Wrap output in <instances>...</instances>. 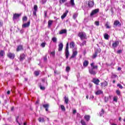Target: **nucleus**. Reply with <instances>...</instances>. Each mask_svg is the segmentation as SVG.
Masks as SVG:
<instances>
[{
    "label": "nucleus",
    "instance_id": "f257e3e1",
    "mask_svg": "<svg viewBox=\"0 0 125 125\" xmlns=\"http://www.w3.org/2000/svg\"><path fill=\"white\" fill-rule=\"evenodd\" d=\"M78 37H80L82 41H83V40L87 39L86 34L83 32H79L78 34Z\"/></svg>",
    "mask_w": 125,
    "mask_h": 125
},
{
    "label": "nucleus",
    "instance_id": "f03ea898",
    "mask_svg": "<svg viewBox=\"0 0 125 125\" xmlns=\"http://www.w3.org/2000/svg\"><path fill=\"white\" fill-rule=\"evenodd\" d=\"M78 55V50H77V48H74L73 49V53L72 56L70 57V59H72V58H75Z\"/></svg>",
    "mask_w": 125,
    "mask_h": 125
},
{
    "label": "nucleus",
    "instance_id": "7ed1b4c3",
    "mask_svg": "<svg viewBox=\"0 0 125 125\" xmlns=\"http://www.w3.org/2000/svg\"><path fill=\"white\" fill-rule=\"evenodd\" d=\"M94 6V1L89 0L88 1V7L89 8H92Z\"/></svg>",
    "mask_w": 125,
    "mask_h": 125
},
{
    "label": "nucleus",
    "instance_id": "20e7f679",
    "mask_svg": "<svg viewBox=\"0 0 125 125\" xmlns=\"http://www.w3.org/2000/svg\"><path fill=\"white\" fill-rule=\"evenodd\" d=\"M7 57H8V58H10V59H12V60H13V59L15 58V54L14 53L9 52L7 54Z\"/></svg>",
    "mask_w": 125,
    "mask_h": 125
},
{
    "label": "nucleus",
    "instance_id": "39448f33",
    "mask_svg": "<svg viewBox=\"0 0 125 125\" xmlns=\"http://www.w3.org/2000/svg\"><path fill=\"white\" fill-rule=\"evenodd\" d=\"M94 69H95V68L93 67V68H91L89 69V73L91 75H93V76H95V75H96V71Z\"/></svg>",
    "mask_w": 125,
    "mask_h": 125
},
{
    "label": "nucleus",
    "instance_id": "423d86ee",
    "mask_svg": "<svg viewBox=\"0 0 125 125\" xmlns=\"http://www.w3.org/2000/svg\"><path fill=\"white\" fill-rule=\"evenodd\" d=\"M114 27L115 28V27H121L122 26V23L120 22L119 21H115L113 23Z\"/></svg>",
    "mask_w": 125,
    "mask_h": 125
},
{
    "label": "nucleus",
    "instance_id": "0eeeda50",
    "mask_svg": "<svg viewBox=\"0 0 125 125\" xmlns=\"http://www.w3.org/2000/svg\"><path fill=\"white\" fill-rule=\"evenodd\" d=\"M99 12V9H95L94 10H93L90 13V16H93V15H95V14H97Z\"/></svg>",
    "mask_w": 125,
    "mask_h": 125
},
{
    "label": "nucleus",
    "instance_id": "6e6552de",
    "mask_svg": "<svg viewBox=\"0 0 125 125\" xmlns=\"http://www.w3.org/2000/svg\"><path fill=\"white\" fill-rule=\"evenodd\" d=\"M20 16H21V14H17V13L14 14L13 17V21H15V20H17V19H18V18H19Z\"/></svg>",
    "mask_w": 125,
    "mask_h": 125
},
{
    "label": "nucleus",
    "instance_id": "1a4fd4ad",
    "mask_svg": "<svg viewBox=\"0 0 125 125\" xmlns=\"http://www.w3.org/2000/svg\"><path fill=\"white\" fill-rule=\"evenodd\" d=\"M119 44H120V42H119L118 41H116L112 43V47L113 48H117L118 46H119Z\"/></svg>",
    "mask_w": 125,
    "mask_h": 125
},
{
    "label": "nucleus",
    "instance_id": "9d476101",
    "mask_svg": "<svg viewBox=\"0 0 125 125\" xmlns=\"http://www.w3.org/2000/svg\"><path fill=\"white\" fill-rule=\"evenodd\" d=\"M22 50H24V48L23 47V45H19L17 46L16 51L17 52H19V51H21Z\"/></svg>",
    "mask_w": 125,
    "mask_h": 125
},
{
    "label": "nucleus",
    "instance_id": "9b49d317",
    "mask_svg": "<svg viewBox=\"0 0 125 125\" xmlns=\"http://www.w3.org/2000/svg\"><path fill=\"white\" fill-rule=\"evenodd\" d=\"M92 83H95V84H96V85H98L99 84V83H100V80L97 78H93L92 80Z\"/></svg>",
    "mask_w": 125,
    "mask_h": 125
},
{
    "label": "nucleus",
    "instance_id": "f8f14e48",
    "mask_svg": "<svg viewBox=\"0 0 125 125\" xmlns=\"http://www.w3.org/2000/svg\"><path fill=\"white\" fill-rule=\"evenodd\" d=\"M37 11H38V5H35L34 6V11L33 15H34V16H37Z\"/></svg>",
    "mask_w": 125,
    "mask_h": 125
},
{
    "label": "nucleus",
    "instance_id": "ddd939ff",
    "mask_svg": "<svg viewBox=\"0 0 125 125\" xmlns=\"http://www.w3.org/2000/svg\"><path fill=\"white\" fill-rule=\"evenodd\" d=\"M30 21L27 22V23H24L22 25V28H29L30 27Z\"/></svg>",
    "mask_w": 125,
    "mask_h": 125
},
{
    "label": "nucleus",
    "instance_id": "4468645a",
    "mask_svg": "<svg viewBox=\"0 0 125 125\" xmlns=\"http://www.w3.org/2000/svg\"><path fill=\"white\" fill-rule=\"evenodd\" d=\"M108 85V82L106 81H104L101 83V87H105V86H107Z\"/></svg>",
    "mask_w": 125,
    "mask_h": 125
},
{
    "label": "nucleus",
    "instance_id": "2eb2a0df",
    "mask_svg": "<svg viewBox=\"0 0 125 125\" xmlns=\"http://www.w3.org/2000/svg\"><path fill=\"white\" fill-rule=\"evenodd\" d=\"M59 34L60 35H63V34H67V30L65 29H62V30L59 31Z\"/></svg>",
    "mask_w": 125,
    "mask_h": 125
},
{
    "label": "nucleus",
    "instance_id": "dca6fc26",
    "mask_svg": "<svg viewBox=\"0 0 125 125\" xmlns=\"http://www.w3.org/2000/svg\"><path fill=\"white\" fill-rule=\"evenodd\" d=\"M25 60V54H21L20 56V61H23Z\"/></svg>",
    "mask_w": 125,
    "mask_h": 125
},
{
    "label": "nucleus",
    "instance_id": "f3484780",
    "mask_svg": "<svg viewBox=\"0 0 125 125\" xmlns=\"http://www.w3.org/2000/svg\"><path fill=\"white\" fill-rule=\"evenodd\" d=\"M63 49V43H60L59 44V51H62V50Z\"/></svg>",
    "mask_w": 125,
    "mask_h": 125
},
{
    "label": "nucleus",
    "instance_id": "a211bd4d",
    "mask_svg": "<svg viewBox=\"0 0 125 125\" xmlns=\"http://www.w3.org/2000/svg\"><path fill=\"white\" fill-rule=\"evenodd\" d=\"M88 64H89L88 61L85 60L83 63V67H87V66H88Z\"/></svg>",
    "mask_w": 125,
    "mask_h": 125
},
{
    "label": "nucleus",
    "instance_id": "6ab92c4d",
    "mask_svg": "<svg viewBox=\"0 0 125 125\" xmlns=\"http://www.w3.org/2000/svg\"><path fill=\"white\" fill-rule=\"evenodd\" d=\"M43 108L45 109V111L47 112L48 111V108L49 107V104H45L43 105Z\"/></svg>",
    "mask_w": 125,
    "mask_h": 125
},
{
    "label": "nucleus",
    "instance_id": "aec40b11",
    "mask_svg": "<svg viewBox=\"0 0 125 125\" xmlns=\"http://www.w3.org/2000/svg\"><path fill=\"white\" fill-rule=\"evenodd\" d=\"M95 94L96 95H100V94H103V91L101 90H99L96 92Z\"/></svg>",
    "mask_w": 125,
    "mask_h": 125
},
{
    "label": "nucleus",
    "instance_id": "412c9836",
    "mask_svg": "<svg viewBox=\"0 0 125 125\" xmlns=\"http://www.w3.org/2000/svg\"><path fill=\"white\" fill-rule=\"evenodd\" d=\"M53 23V21L49 20L48 21V28H50L51 27V25H52Z\"/></svg>",
    "mask_w": 125,
    "mask_h": 125
},
{
    "label": "nucleus",
    "instance_id": "4be33fe9",
    "mask_svg": "<svg viewBox=\"0 0 125 125\" xmlns=\"http://www.w3.org/2000/svg\"><path fill=\"white\" fill-rule=\"evenodd\" d=\"M84 119L86 121V122H88V121H89V120H90V116L85 115L84 116Z\"/></svg>",
    "mask_w": 125,
    "mask_h": 125
},
{
    "label": "nucleus",
    "instance_id": "5701e85b",
    "mask_svg": "<svg viewBox=\"0 0 125 125\" xmlns=\"http://www.w3.org/2000/svg\"><path fill=\"white\" fill-rule=\"evenodd\" d=\"M70 48H75V42H71L70 43Z\"/></svg>",
    "mask_w": 125,
    "mask_h": 125
},
{
    "label": "nucleus",
    "instance_id": "b1692460",
    "mask_svg": "<svg viewBox=\"0 0 125 125\" xmlns=\"http://www.w3.org/2000/svg\"><path fill=\"white\" fill-rule=\"evenodd\" d=\"M5 54V53L4 52V51L0 50V58L3 57L4 56Z\"/></svg>",
    "mask_w": 125,
    "mask_h": 125
},
{
    "label": "nucleus",
    "instance_id": "393cba45",
    "mask_svg": "<svg viewBox=\"0 0 125 125\" xmlns=\"http://www.w3.org/2000/svg\"><path fill=\"white\" fill-rule=\"evenodd\" d=\"M68 11H66L64 12V13L61 16L62 19H64L66 16H67V14H68Z\"/></svg>",
    "mask_w": 125,
    "mask_h": 125
},
{
    "label": "nucleus",
    "instance_id": "a878e982",
    "mask_svg": "<svg viewBox=\"0 0 125 125\" xmlns=\"http://www.w3.org/2000/svg\"><path fill=\"white\" fill-rule=\"evenodd\" d=\"M40 73H41V70H36L34 71V74L36 77H38L40 75Z\"/></svg>",
    "mask_w": 125,
    "mask_h": 125
},
{
    "label": "nucleus",
    "instance_id": "bb28decb",
    "mask_svg": "<svg viewBox=\"0 0 125 125\" xmlns=\"http://www.w3.org/2000/svg\"><path fill=\"white\" fill-rule=\"evenodd\" d=\"M80 46H83V45H86V41H83L82 43H80Z\"/></svg>",
    "mask_w": 125,
    "mask_h": 125
},
{
    "label": "nucleus",
    "instance_id": "cd10ccee",
    "mask_svg": "<svg viewBox=\"0 0 125 125\" xmlns=\"http://www.w3.org/2000/svg\"><path fill=\"white\" fill-rule=\"evenodd\" d=\"M65 57L66 59H68L69 58V56L70 55V53L69 52V51H65Z\"/></svg>",
    "mask_w": 125,
    "mask_h": 125
},
{
    "label": "nucleus",
    "instance_id": "c85d7f7f",
    "mask_svg": "<svg viewBox=\"0 0 125 125\" xmlns=\"http://www.w3.org/2000/svg\"><path fill=\"white\" fill-rule=\"evenodd\" d=\"M38 121L39 123H44L45 121H44V119L43 117H40L38 119Z\"/></svg>",
    "mask_w": 125,
    "mask_h": 125
},
{
    "label": "nucleus",
    "instance_id": "c756f323",
    "mask_svg": "<svg viewBox=\"0 0 125 125\" xmlns=\"http://www.w3.org/2000/svg\"><path fill=\"white\" fill-rule=\"evenodd\" d=\"M104 37L105 40H109V35L107 33L104 34Z\"/></svg>",
    "mask_w": 125,
    "mask_h": 125
},
{
    "label": "nucleus",
    "instance_id": "7c9ffc66",
    "mask_svg": "<svg viewBox=\"0 0 125 125\" xmlns=\"http://www.w3.org/2000/svg\"><path fill=\"white\" fill-rule=\"evenodd\" d=\"M64 102L66 104L69 103V99L68 98V97H66V96L64 97Z\"/></svg>",
    "mask_w": 125,
    "mask_h": 125
},
{
    "label": "nucleus",
    "instance_id": "2f4dec72",
    "mask_svg": "<svg viewBox=\"0 0 125 125\" xmlns=\"http://www.w3.org/2000/svg\"><path fill=\"white\" fill-rule=\"evenodd\" d=\"M91 68H95V69H96V70H97L98 68V66L97 65H94V63L92 62V63H91Z\"/></svg>",
    "mask_w": 125,
    "mask_h": 125
},
{
    "label": "nucleus",
    "instance_id": "473e14b6",
    "mask_svg": "<svg viewBox=\"0 0 125 125\" xmlns=\"http://www.w3.org/2000/svg\"><path fill=\"white\" fill-rule=\"evenodd\" d=\"M70 4L72 6H75V2H74V0H70Z\"/></svg>",
    "mask_w": 125,
    "mask_h": 125
},
{
    "label": "nucleus",
    "instance_id": "72a5a7b5",
    "mask_svg": "<svg viewBox=\"0 0 125 125\" xmlns=\"http://www.w3.org/2000/svg\"><path fill=\"white\" fill-rule=\"evenodd\" d=\"M52 41L53 42H57V38H56V37H53L52 38Z\"/></svg>",
    "mask_w": 125,
    "mask_h": 125
},
{
    "label": "nucleus",
    "instance_id": "f704fd0d",
    "mask_svg": "<svg viewBox=\"0 0 125 125\" xmlns=\"http://www.w3.org/2000/svg\"><path fill=\"white\" fill-rule=\"evenodd\" d=\"M77 17H78V13H74L73 14V19L76 20Z\"/></svg>",
    "mask_w": 125,
    "mask_h": 125
},
{
    "label": "nucleus",
    "instance_id": "c9c22d12",
    "mask_svg": "<svg viewBox=\"0 0 125 125\" xmlns=\"http://www.w3.org/2000/svg\"><path fill=\"white\" fill-rule=\"evenodd\" d=\"M104 109H102L101 112L100 113V116L101 117H102V116L104 115Z\"/></svg>",
    "mask_w": 125,
    "mask_h": 125
},
{
    "label": "nucleus",
    "instance_id": "e433bc0d",
    "mask_svg": "<svg viewBox=\"0 0 125 125\" xmlns=\"http://www.w3.org/2000/svg\"><path fill=\"white\" fill-rule=\"evenodd\" d=\"M28 20V18L26 16H24L22 18V21L23 22H26Z\"/></svg>",
    "mask_w": 125,
    "mask_h": 125
},
{
    "label": "nucleus",
    "instance_id": "4c0bfd02",
    "mask_svg": "<svg viewBox=\"0 0 125 125\" xmlns=\"http://www.w3.org/2000/svg\"><path fill=\"white\" fill-rule=\"evenodd\" d=\"M81 124L82 125H86V123H85V121H84V120H81Z\"/></svg>",
    "mask_w": 125,
    "mask_h": 125
},
{
    "label": "nucleus",
    "instance_id": "58836bf2",
    "mask_svg": "<svg viewBox=\"0 0 125 125\" xmlns=\"http://www.w3.org/2000/svg\"><path fill=\"white\" fill-rule=\"evenodd\" d=\"M69 51V43H67L65 51Z\"/></svg>",
    "mask_w": 125,
    "mask_h": 125
},
{
    "label": "nucleus",
    "instance_id": "ea45409f",
    "mask_svg": "<svg viewBox=\"0 0 125 125\" xmlns=\"http://www.w3.org/2000/svg\"><path fill=\"white\" fill-rule=\"evenodd\" d=\"M66 71L67 72V73H69V72H70V70H71V68H70L69 66H67L66 67Z\"/></svg>",
    "mask_w": 125,
    "mask_h": 125
},
{
    "label": "nucleus",
    "instance_id": "a19ab883",
    "mask_svg": "<svg viewBox=\"0 0 125 125\" xmlns=\"http://www.w3.org/2000/svg\"><path fill=\"white\" fill-rule=\"evenodd\" d=\"M19 119V116H17L16 117V122L19 124L20 125V123H19V121H18Z\"/></svg>",
    "mask_w": 125,
    "mask_h": 125
},
{
    "label": "nucleus",
    "instance_id": "79ce46f5",
    "mask_svg": "<svg viewBox=\"0 0 125 125\" xmlns=\"http://www.w3.org/2000/svg\"><path fill=\"white\" fill-rule=\"evenodd\" d=\"M96 57H97V52H95V53L93 55L92 58L94 59V58H96Z\"/></svg>",
    "mask_w": 125,
    "mask_h": 125
},
{
    "label": "nucleus",
    "instance_id": "37998d69",
    "mask_svg": "<svg viewBox=\"0 0 125 125\" xmlns=\"http://www.w3.org/2000/svg\"><path fill=\"white\" fill-rule=\"evenodd\" d=\"M105 26L106 27V29H110V28H111V26H110L109 25V24H108V23H106L105 24Z\"/></svg>",
    "mask_w": 125,
    "mask_h": 125
},
{
    "label": "nucleus",
    "instance_id": "c03bdc74",
    "mask_svg": "<svg viewBox=\"0 0 125 125\" xmlns=\"http://www.w3.org/2000/svg\"><path fill=\"white\" fill-rule=\"evenodd\" d=\"M61 108L62 111H65V110H66L65 109V106H64V105H61Z\"/></svg>",
    "mask_w": 125,
    "mask_h": 125
},
{
    "label": "nucleus",
    "instance_id": "a18cd8bd",
    "mask_svg": "<svg viewBox=\"0 0 125 125\" xmlns=\"http://www.w3.org/2000/svg\"><path fill=\"white\" fill-rule=\"evenodd\" d=\"M117 86H118V87H119V88H121V89H123V86H122V84H117Z\"/></svg>",
    "mask_w": 125,
    "mask_h": 125
},
{
    "label": "nucleus",
    "instance_id": "49530a36",
    "mask_svg": "<svg viewBox=\"0 0 125 125\" xmlns=\"http://www.w3.org/2000/svg\"><path fill=\"white\" fill-rule=\"evenodd\" d=\"M40 89H41V90H44V89H45V87L42 86V85H40Z\"/></svg>",
    "mask_w": 125,
    "mask_h": 125
},
{
    "label": "nucleus",
    "instance_id": "de8ad7c7",
    "mask_svg": "<svg viewBox=\"0 0 125 125\" xmlns=\"http://www.w3.org/2000/svg\"><path fill=\"white\" fill-rule=\"evenodd\" d=\"M95 25H96V26H99L100 23H99V21H97L95 22Z\"/></svg>",
    "mask_w": 125,
    "mask_h": 125
},
{
    "label": "nucleus",
    "instance_id": "09e8293b",
    "mask_svg": "<svg viewBox=\"0 0 125 125\" xmlns=\"http://www.w3.org/2000/svg\"><path fill=\"white\" fill-rule=\"evenodd\" d=\"M65 1H67V0H60V3H64Z\"/></svg>",
    "mask_w": 125,
    "mask_h": 125
},
{
    "label": "nucleus",
    "instance_id": "8fccbe9b",
    "mask_svg": "<svg viewBox=\"0 0 125 125\" xmlns=\"http://www.w3.org/2000/svg\"><path fill=\"white\" fill-rule=\"evenodd\" d=\"M108 100H109V98H108V97H105L104 102H108Z\"/></svg>",
    "mask_w": 125,
    "mask_h": 125
},
{
    "label": "nucleus",
    "instance_id": "3c124183",
    "mask_svg": "<svg viewBox=\"0 0 125 125\" xmlns=\"http://www.w3.org/2000/svg\"><path fill=\"white\" fill-rule=\"evenodd\" d=\"M122 52H123V51L122 50H118L117 51V53H118V54H121V53H122Z\"/></svg>",
    "mask_w": 125,
    "mask_h": 125
},
{
    "label": "nucleus",
    "instance_id": "603ef678",
    "mask_svg": "<svg viewBox=\"0 0 125 125\" xmlns=\"http://www.w3.org/2000/svg\"><path fill=\"white\" fill-rule=\"evenodd\" d=\"M116 93L117 95H120L121 94V91H120L119 90H116Z\"/></svg>",
    "mask_w": 125,
    "mask_h": 125
},
{
    "label": "nucleus",
    "instance_id": "864d4df0",
    "mask_svg": "<svg viewBox=\"0 0 125 125\" xmlns=\"http://www.w3.org/2000/svg\"><path fill=\"white\" fill-rule=\"evenodd\" d=\"M41 46H42V47H44L45 46V43H42L41 44Z\"/></svg>",
    "mask_w": 125,
    "mask_h": 125
},
{
    "label": "nucleus",
    "instance_id": "5fc2aeb1",
    "mask_svg": "<svg viewBox=\"0 0 125 125\" xmlns=\"http://www.w3.org/2000/svg\"><path fill=\"white\" fill-rule=\"evenodd\" d=\"M42 4H44V3H45L46 2V0H42Z\"/></svg>",
    "mask_w": 125,
    "mask_h": 125
},
{
    "label": "nucleus",
    "instance_id": "6e6d98bb",
    "mask_svg": "<svg viewBox=\"0 0 125 125\" xmlns=\"http://www.w3.org/2000/svg\"><path fill=\"white\" fill-rule=\"evenodd\" d=\"M51 55H52L53 56H54V55H55V52L53 51L51 52Z\"/></svg>",
    "mask_w": 125,
    "mask_h": 125
},
{
    "label": "nucleus",
    "instance_id": "4d7b16f0",
    "mask_svg": "<svg viewBox=\"0 0 125 125\" xmlns=\"http://www.w3.org/2000/svg\"><path fill=\"white\" fill-rule=\"evenodd\" d=\"M117 77H118V76H117V75L113 74V75H112V78H117Z\"/></svg>",
    "mask_w": 125,
    "mask_h": 125
},
{
    "label": "nucleus",
    "instance_id": "13d9d810",
    "mask_svg": "<svg viewBox=\"0 0 125 125\" xmlns=\"http://www.w3.org/2000/svg\"><path fill=\"white\" fill-rule=\"evenodd\" d=\"M3 24V23L2 22V21H0V27H1V26H2Z\"/></svg>",
    "mask_w": 125,
    "mask_h": 125
},
{
    "label": "nucleus",
    "instance_id": "bf43d9fd",
    "mask_svg": "<svg viewBox=\"0 0 125 125\" xmlns=\"http://www.w3.org/2000/svg\"><path fill=\"white\" fill-rule=\"evenodd\" d=\"M113 101H115V102H117L118 101V100L117 99V98H114Z\"/></svg>",
    "mask_w": 125,
    "mask_h": 125
},
{
    "label": "nucleus",
    "instance_id": "052dcab7",
    "mask_svg": "<svg viewBox=\"0 0 125 125\" xmlns=\"http://www.w3.org/2000/svg\"><path fill=\"white\" fill-rule=\"evenodd\" d=\"M94 98V96L93 95H91L90 97V99H93Z\"/></svg>",
    "mask_w": 125,
    "mask_h": 125
},
{
    "label": "nucleus",
    "instance_id": "680f3d73",
    "mask_svg": "<svg viewBox=\"0 0 125 125\" xmlns=\"http://www.w3.org/2000/svg\"><path fill=\"white\" fill-rule=\"evenodd\" d=\"M65 5H66V6H68V7L70 6V5H69V3H65Z\"/></svg>",
    "mask_w": 125,
    "mask_h": 125
},
{
    "label": "nucleus",
    "instance_id": "e2e57ef3",
    "mask_svg": "<svg viewBox=\"0 0 125 125\" xmlns=\"http://www.w3.org/2000/svg\"><path fill=\"white\" fill-rule=\"evenodd\" d=\"M121 70H122V67H119L118 68V71H121Z\"/></svg>",
    "mask_w": 125,
    "mask_h": 125
},
{
    "label": "nucleus",
    "instance_id": "0e129e2a",
    "mask_svg": "<svg viewBox=\"0 0 125 125\" xmlns=\"http://www.w3.org/2000/svg\"><path fill=\"white\" fill-rule=\"evenodd\" d=\"M46 60H47V58L46 57H45L44 58V61H46Z\"/></svg>",
    "mask_w": 125,
    "mask_h": 125
},
{
    "label": "nucleus",
    "instance_id": "69168bd1",
    "mask_svg": "<svg viewBox=\"0 0 125 125\" xmlns=\"http://www.w3.org/2000/svg\"><path fill=\"white\" fill-rule=\"evenodd\" d=\"M7 94H8V95L10 94V91H9V90L7 91Z\"/></svg>",
    "mask_w": 125,
    "mask_h": 125
},
{
    "label": "nucleus",
    "instance_id": "338daca9",
    "mask_svg": "<svg viewBox=\"0 0 125 125\" xmlns=\"http://www.w3.org/2000/svg\"><path fill=\"white\" fill-rule=\"evenodd\" d=\"M76 113H77V110H73V114H76Z\"/></svg>",
    "mask_w": 125,
    "mask_h": 125
},
{
    "label": "nucleus",
    "instance_id": "774afa93",
    "mask_svg": "<svg viewBox=\"0 0 125 125\" xmlns=\"http://www.w3.org/2000/svg\"><path fill=\"white\" fill-rule=\"evenodd\" d=\"M11 111H13L14 110V107L13 106L12 107H11Z\"/></svg>",
    "mask_w": 125,
    "mask_h": 125
}]
</instances>
